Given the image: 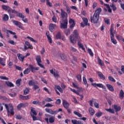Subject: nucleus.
Returning <instances> with one entry per match:
<instances>
[{"instance_id": "1", "label": "nucleus", "mask_w": 124, "mask_h": 124, "mask_svg": "<svg viewBox=\"0 0 124 124\" xmlns=\"http://www.w3.org/2000/svg\"><path fill=\"white\" fill-rule=\"evenodd\" d=\"M61 10L62 21H60V28L61 29H67V24H68L67 18L68 17V15H67V13L64 12L62 9H61Z\"/></svg>"}, {"instance_id": "2", "label": "nucleus", "mask_w": 124, "mask_h": 124, "mask_svg": "<svg viewBox=\"0 0 124 124\" xmlns=\"http://www.w3.org/2000/svg\"><path fill=\"white\" fill-rule=\"evenodd\" d=\"M101 11H102L101 8H98L95 11L93 16H91L90 18L91 23L97 24L99 20V15Z\"/></svg>"}, {"instance_id": "3", "label": "nucleus", "mask_w": 124, "mask_h": 124, "mask_svg": "<svg viewBox=\"0 0 124 124\" xmlns=\"http://www.w3.org/2000/svg\"><path fill=\"white\" fill-rule=\"evenodd\" d=\"M79 37V33H78V31L75 30L73 31V34H71L70 36V41L72 44H75L76 43V39H78Z\"/></svg>"}, {"instance_id": "4", "label": "nucleus", "mask_w": 124, "mask_h": 124, "mask_svg": "<svg viewBox=\"0 0 124 124\" xmlns=\"http://www.w3.org/2000/svg\"><path fill=\"white\" fill-rule=\"evenodd\" d=\"M31 70L32 73H35V70H39V67H34L33 65L30 64L29 66L27 67L23 72L24 74H29L31 72Z\"/></svg>"}, {"instance_id": "5", "label": "nucleus", "mask_w": 124, "mask_h": 124, "mask_svg": "<svg viewBox=\"0 0 124 124\" xmlns=\"http://www.w3.org/2000/svg\"><path fill=\"white\" fill-rule=\"evenodd\" d=\"M1 7L4 10H8L7 11L10 16V18H15V15L12 14L13 13V11H14V10L11 9L9 6H6L5 5H2Z\"/></svg>"}, {"instance_id": "6", "label": "nucleus", "mask_w": 124, "mask_h": 124, "mask_svg": "<svg viewBox=\"0 0 124 124\" xmlns=\"http://www.w3.org/2000/svg\"><path fill=\"white\" fill-rule=\"evenodd\" d=\"M13 13L16 14L17 17H19V18L22 19V20L24 23H28V19L27 18H25V16H24V15L21 13L17 12V11L14 10V11H13Z\"/></svg>"}, {"instance_id": "7", "label": "nucleus", "mask_w": 124, "mask_h": 124, "mask_svg": "<svg viewBox=\"0 0 124 124\" xmlns=\"http://www.w3.org/2000/svg\"><path fill=\"white\" fill-rule=\"evenodd\" d=\"M5 107H6V110L7 111L8 117H9V113L11 115H12V116H14L15 112H14V108H13V106H12V105H9V107H8V105L5 104ZM9 108L10 110H9Z\"/></svg>"}, {"instance_id": "8", "label": "nucleus", "mask_w": 124, "mask_h": 124, "mask_svg": "<svg viewBox=\"0 0 124 124\" xmlns=\"http://www.w3.org/2000/svg\"><path fill=\"white\" fill-rule=\"evenodd\" d=\"M35 59L37 62L38 65H39V66H40V67H41L42 68H45L44 65L41 64V63L42 62V61H41V57L40 55H37L35 57Z\"/></svg>"}, {"instance_id": "9", "label": "nucleus", "mask_w": 124, "mask_h": 124, "mask_svg": "<svg viewBox=\"0 0 124 124\" xmlns=\"http://www.w3.org/2000/svg\"><path fill=\"white\" fill-rule=\"evenodd\" d=\"M94 102V107H95V108H99V104H98V103H97L96 101H95V99L93 98L91 100L89 101L88 102V103L89 104V105H90V106L93 107V103Z\"/></svg>"}, {"instance_id": "10", "label": "nucleus", "mask_w": 124, "mask_h": 124, "mask_svg": "<svg viewBox=\"0 0 124 124\" xmlns=\"http://www.w3.org/2000/svg\"><path fill=\"white\" fill-rule=\"evenodd\" d=\"M29 103H21L17 105V110H21V108H25V107H27Z\"/></svg>"}, {"instance_id": "11", "label": "nucleus", "mask_w": 124, "mask_h": 124, "mask_svg": "<svg viewBox=\"0 0 124 124\" xmlns=\"http://www.w3.org/2000/svg\"><path fill=\"white\" fill-rule=\"evenodd\" d=\"M24 49L25 50H28V49H33L32 46L31 45L30 42L28 41L25 42V45H24Z\"/></svg>"}, {"instance_id": "12", "label": "nucleus", "mask_w": 124, "mask_h": 124, "mask_svg": "<svg viewBox=\"0 0 124 124\" xmlns=\"http://www.w3.org/2000/svg\"><path fill=\"white\" fill-rule=\"evenodd\" d=\"M13 23L15 25V26L18 27L19 29H23V24L20 22V21H18L17 20H13Z\"/></svg>"}, {"instance_id": "13", "label": "nucleus", "mask_w": 124, "mask_h": 124, "mask_svg": "<svg viewBox=\"0 0 124 124\" xmlns=\"http://www.w3.org/2000/svg\"><path fill=\"white\" fill-rule=\"evenodd\" d=\"M45 111L46 112V113H48L49 114H51V115H57V114H58V111H53L52 109L50 108H46Z\"/></svg>"}, {"instance_id": "14", "label": "nucleus", "mask_w": 124, "mask_h": 124, "mask_svg": "<svg viewBox=\"0 0 124 124\" xmlns=\"http://www.w3.org/2000/svg\"><path fill=\"white\" fill-rule=\"evenodd\" d=\"M92 85L93 86L94 88H96V87H98V88H101L102 89H105V86L103 85L102 83H92Z\"/></svg>"}, {"instance_id": "15", "label": "nucleus", "mask_w": 124, "mask_h": 124, "mask_svg": "<svg viewBox=\"0 0 124 124\" xmlns=\"http://www.w3.org/2000/svg\"><path fill=\"white\" fill-rule=\"evenodd\" d=\"M49 71L51 74H53L54 77H55V78H60V74L58 71H56L55 72H54V70L53 69L50 70Z\"/></svg>"}, {"instance_id": "16", "label": "nucleus", "mask_w": 124, "mask_h": 124, "mask_svg": "<svg viewBox=\"0 0 124 124\" xmlns=\"http://www.w3.org/2000/svg\"><path fill=\"white\" fill-rule=\"evenodd\" d=\"M62 105L65 109H68L70 106V104L65 100L62 101Z\"/></svg>"}, {"instance_id": "17", "label": "nucleus", "mask_w": 124, "mask_h": 124, "mask_svg": "<svg viewBox=\"0 0 124 124\" xmlns=\"http://www.w3.org/2000/svg\"><path fill=\"white\" fill-rule=\"evenodd\" d=\"M57 27V25L55 24L50 23L49 26V30L51 32H53L55 31V28Z\"/></svg>"}, {"instance_id": "18", "label": "nucleus", "mask_w": 124, "mask_h": 124, "mask_svg": "<svg viewBox=\"0 0 124 124\" xmlns=\"http://www.w3.org/2000/svg\"><path fill=\"white\" fill-rule=\"evenodd\" d=\"M69 23V24H71L70 26V29H72L74 27H75V21H74V19L70 18Z\"/></svg>"}, {"instance_id": "19", "label": "nucleus", "mask_w": 124, "mask_h": 124, "mask_svg": "<svg viewBox=\"0 0 124 124\" xmlns=\"http://www.w3.org/2000/svg\"><path fill=\"white\" fill-rule=\"evenodd\" d=\"M97 74L101 80H105L106 77L104 75L101 73V72H97Z\"/></svg>"}, {"instance_id": "20", "label": "nucleus", "mask_w": 124, "mask_h": 124, "mask_svg": "<svg viewBox=\"0 0 124 124\" xmlns=\"http://www.w3.org/2000/svg\"><path fill=\"white\" fill-rule=\"evenodd\" d=\"M17 57H18V60H19L20 62H24V60H25V56H23V55L18 53L17 54Z\"/></svg>"}, {"instance_id": "21", "label": "nucleus", "mask_w": 124, "mask_h": 124, "mask_svg": "<svg viewBox=\"0 0 124 124\" xmlns=\"http://www.w3.org/2000/svg\"><path fill=\"white\" fill-rule=\"evenodd\" d=\"M46 34L47 37V39L49 41V43H52L53 41L52 40V38L50 36V34H49V31H47L46 33Z\"/></svg>"}, {"instance_id": "22", "label": "nucleus", "mask_w": 124, "mask_h": 124, "mask_svg": "<svg viewBox=\"0 0 124 124\" xmlns=\"http://www.w3.org/2000/svg\"><path fill=\"white\" fill-rule=\"evenodd\" d=\"M5 84H6L8 87H9V88H12L14 87V84L9 81H5Z\"/></svg>"}, {"instance_id": "23", "label": "nucleus", "mask_w": 124, "mask_h": 124, "mask_svg": "<svg viewBox=\"0 0 124 124\" xmlns=\"http://www.w3.org/2000/svg\"><path fill=\"white\" fill-rule=\"evenodd\" d=\"M71 122H72V124H83V123H82V122H81V121H79V120L78 121L75 119L72 120Z\"/></svg>"}, {"instance_id": "24", "label": "nucleus", "mask_w": 124, "mask_h": 124, "mask_svg": "<svg viewBox=\"0 0 124 124\" xmlns=\"http://www.w3.org/2000/svg\"><path fill=\"white\" fill-rule=\"evenodd\" d=\"M106 87L110 91V92H114V88L113 87V86L111 85V84H107Z\"/></svg>"}, {"instance_id": "25", "label": "nucleus", "mask_w": 124, "mask_h": 124, "mask_svg": "<svg viewBox=\"0 0 124 124\" xmlns=\"http://www.w3.org/2000/svg\"><path fill=\"white\" fill-rule=\"evenodd\" d=\"M58 90V91L61 93H63V90H62V89L61 88V86L60 85H55V89Z\"/></svg>"}, {"instance_id": "26", "label": "nucleus", "mask_w": 124, "mask_h": 124, "mask_svg": "<svg viewBox=\"0 0 124 124\" xmlns=\"http://www.w3.org/2000/svg\"><path fill=\"white\" fill-rule=\"evenodd\" d=\"M114 109L115 110V112H119V111H121V108L120 106H118L117 105H114Z\"/></svg>"}, {"instance_id": "27", "label": "nucleus", "mask_w": 124, "mask_h": 124, "mask_svg": "<svg viewBox=\"0 0 124 124\" xmlns=\"http://www.w3.org/2000/svg\"><path fill=\"white\" fill-rule=\"evenodd\" d=\"M119 97L120 98H121V99H123V98H124V90H121L120 93H119Z\"/></svg>"}, {"instance_id": "28", "label": "nucleus", "mask_w": 124, "mask_h": 124, "mask_svg": "<svg viewBox=\"0 0 124 124\" xmlns=\"http://www.w3.org/2000/svg\"><path fill=\"white\" fill-rule=\"evenodd\" d=\"M82 20L84 23V24L86 25V26H90V24L88 23L89 20H88V18H86V17H83L82 18Z\"/></svg>"}, {"instance_id": "29", "label": "nucleus", "mask_w": 124, "mask_h": 124, "mask_svg": "<svg viewBox=\"0 0 124 124\" xmlns=\"http://www.w3.org/2000/svg\"><path fill=\"white\" fill-rule=\"evenodd\" d=\"M78 45L79 48H81V49H82V50L83 51H85V47H84V46H83V44H82L81 43V42H80V41H78Z\"/></svg>"}, {"instance_id": "30", "label": "nucleus", "mask_w": 124, "mask_h": 124, "mask_svg": "<svg viewBox=\"0 0 124 124\" xmlns=\"http://www.w3.org/2000/svg\"><path fill=\"white\" fill-rule=\"evenodd\" d=\"M89 111L91 116H93V115H94V109H93V108H90Z\"/></svg>"}, {"instance_id": "31", "label": "nucleus", "mask_w": 124, "mask_h": 124, "mask_svg": "<svg viewBox=\"0 0 124 124\" xmlns=\"http://www.w3.org/2000/svg\"><path fill=\"white\" fill-rule=\"evenodd\" d=\"M97 61L99 65H101V66H103V65H104V62H103V61H101V59H100V58H98Z\"/></svg>"}, {"instance_id": "32", "label": "nucleus", "mask_w": 124, "mask_h": 124, "mask_svg": "<svg viewBox=\"0 0 124 124\" xmlns=\"http://www.w3.org/2000/svg\"><path fill=\"white\" fill-rule=\"evenodd\" d=\"M9 19V16H8V15H7V14H4V16L2 17V20L3 21H8Z\"/></svg>"}, {"instance_id": "33", "label": "nucleus", "mask_w": 124, "mask_h": 124, "mask_svg": "<svg viewBox=\"0 0 124 124\" xmlns=\"http://www.w3.org/2000/svg\"><path fill=\"white\" fill-rule=\"evenodd\" d=\"M55 37L56 39H61V38H62V33H61V32H58L56 34Z\"/></svg>"}, {"instance_id": "34", "label": "nucleus", "mask_w": 124, "mask_h": 124, "mask_svg": "<svg viewBox=\"0 0 124 124\" xmlns=\"http://www.w3.org/2000/svg\"><path fill=\"white\" fill-rule=\"evenodd\" d=\"M0 64L2 65V66H5V61H3V58H0Z\"/></svg>"}, {"instance_id": "35", "label": "nucleus", "mask_w": 124, "mask_h": 124, "mask_svg": "<svg viewBox=\"0 0 124 124\" xmlns=\"http://www.w3.org/2000/svg\"><path fill=\"white\" fill-rule=\"evenodd\" d=\"M49 123L50 124H53L55 123V117L52 116L49 118Z\"/></svg>"}, {"instance_id": "36", "label": "nucleus", "mask_w": 124, "mask_h": 124, "mask_svg": "<svg viewBox=\"0 0 124 124\" xmlns=\"http://www.w3.org/2000/svg\"><path fill=\"white\" fill-rule=\"evenodd\" d=\"M64 33L66 35V36H68V35H69L70 34V29H66L64 31Z\"/></svg>"}, {"instance_id": "37", "label": "nucleus", "mask_w": 124, "mask_h": 124, "mask_svg": "<svg viewBox=\"0 0 124 124\" xmlns=\"http://www.w3.org/2000/svg\"><path fill=\"white\" fill-rule=\"evenodd\" d=\"M34 109L35 108H31V113L32 115H33V116H36V115H37V113H36V111L35 110H34Z\"/></svg>"}, {"instance_id": "38", "label": "nucleus", "mask_w": 124, "mask_h": 124, "mask_svg": "<svg viewBox=\"0 0 124 124\" xmlns=\"http://www.w3.org/2000/svg\"><path fill=\"white\" fill-rule=\"evenodd\" d=\"M21 81H22V79L21 78H18L16 81V84L17 87H20V86H21Z\"/></svg>"}, {"instance_id": "39", "label": "nucleus", "mask_w": 124, "mask_h": 124, "mask_svg": "<svg viewBox=\"0 0 124 124\" xmlns=\"http://www.w3.org/2000/svg\"><path fill=\"white\" fill-rule=\"evenodd\" d=\"M76 78L78 82H82V76L81 75H77Z\"/></svg>"}, {"instance_id": "40", "label": "nucleus", "mask_w": 124, "mask_h": 124, "mask_svg": "<svg viewBox=\"0 0 124 124\" xmlns=\"http://www.w3.org/2000/svg\"><path fill=\"white\" fill-rule=\"evenodd\" d=\"M106 111H107L108 112H109V113H110L111 114H114L115 113V111H114V109H111V108H106L105 109Z\"/></svg>"}, {"instance_id": "41", "label": "nucleus", "mask_w": 124, "mask_h": 124, "mask_svg": "<svg viewBox=\"0 0 124 124\" xmlns=\"http://www.w3.org/2000/svg\"><path fill=\"white\" fill-rule=\"evenodd\" d=\"M35 84V81L34 80H29L28 85L29 86H33Z\"/></svg>"}, {"instance_id": "42", "label": "nucleus", "mask_w": 124, "mask_h": 124, "mask_svg": "<svg viewBox=\"0 0 124 124\" xmlns=\"http://www.w3.org/2000/svg\"><path fill=\"white\" fill-rule=\"evenodd\" d=\"M60 57L62 60L63 61H66V56H65V55H64V54H61L60 55Z\"/></svg>"}, {"instance_id": "43", "label": "nucleus", "mask_w": 124, "mask_h": 124, "mask_svg": "<svg viewBox=\"0 0 124 124\" xmlns=\"http://www.w3.org/2000/svg\"><path fill=\"white\" fill-rule=\"evenodd\" d=\"M30 93V88H26L24 90V94L27 95L28 93Z\"/></svg>"}, {"instance_id": "44", "label": "nucleus", "mask_w": 124, "mask_h": 124, "mask_svg": "<svg viewBox=\"0 0 124 124\" xmlns=\"http://www.w3.org/2000/svg\"><path fill=\"white\" fill-rule=\"evenodd\" d=\"M46 4L49 6V7H53V4L50 2V0H47V1H46Z\"/></svg>"}, {"instance_id": "45", "label": "nucleus", "mask_w": 124, "mask_h": 124, "mask_svg": "<svg viewBox=\"0 0 124 124\" xmlns=\"http://www.w3.org/2000/svg\"><path fill=\"white\" fill-rule=\"evenodd\" d=\"M88 52L91 57H93V52L91 48H88Z\"/></svg>"}, {"instance_id": "46", "label": "nucleus", "mask_w": 124, "mask_h": 124, "mask_svg": "<svg viewBox=\"0 0 124 124\" xmlns=\"http://www.w3.org/2000/svg\"><path fill=\"white\" fill-rule=\"evenodd\" d=\"M28 39H30L31 41H32L33 42H34L35 43H37V41L34 40L32 37H30V36H27Z\"/></svg>"}, {"instance_id": "47", "label": "nucleus", "mask_w": 124, "mask_h": 124, "mask_svg": "<svg viewBox=\"0 0 124 124\" xmlns=\"http://www.w3.org/2000/svg\"><path fill=\"white\" fill-rule=\"evenodd\" d=\"M102 114L103 113L101 112H98L96 113L95 115L96 116V117H97L98 118H100V117L102 116Z\"/></svg>"}, {"instance_id": "48", "label": "nucleus", "mask_w": 124, "mask_h": 124, "mask_svg": "<svg viewBox=\"0 0 124 124\" xmlns=\"http://www.w3.org/2000/svg\"><path fill=\"white\" fill-rule=\"evenodd\" d=\"M32 104H34V105H40V104H41V102L39 101H33L32 102Z\"/></svg>"}, {"instance_id": "49", "label": "nucleus", "mask_w": 124, "mask_h": 124, "mask_svg": "<svg viewBox=\"0 0 124 124\" xmlns=\"http://www.w3.org/2000/svg\"><path fill=\"white\" fill-rule=\"evenodd\" d=\"M108 80H109L111 82H114L115 83V82H116V80L115 79V78H114L112 77L111 76H109L108 77Z\"/></svg>"}, {"instance_id": "50", "label": "nucleus", "mask_w": 124, "mask_h": 124, "mask_svg": "<svg viewBox=\"0 0 124 124\" xmlns=\"http://www.w3.org/2000/svg\"><path fill=\"white\" fill-rule=\"evenodd\" d=\"M66 10L68 14H70V12H71V10L70 9V7H69V6H68L66 7Z\"/></svg>"}, {"instance_id": "51", "label": "nucleus", "mask_w": 124, "mask_h": 124, "mask_svg": "<svg viewBox=\"0 0 124 124\" xmlns=\"http://www.w3.org/2000/svg\"><path fill=\"white\" fill-rule=\"evenodd\" d=\"M74 114H75V115H76L77 116H78V117H79V118H81V117H82V114L77 111H74Z\"/></svg>"}, {"instance_id": "52", "label": "nucleus", "mask_w": 124, "mask_h": 124, "mask_svg": "<svg viewBox=\"0 0 124 124\" xmlns=\"http://www.w3.org/2000/svg\"><path fill=\"white\" fill-rule=\"evenodd\" d=\"M0 79H1L2 80H6L7 81H8V80H9V78H6V77H3L2 76H0Z\"/></svg>"}, {"instance_id": "53", "label": "nucleus", "mask_w": 124, "mask_h": 124, "mask_svg": "<svg viewBox=\"0 0 124 124\" xmlns=\"http://www.w3.org/2000/svg\"><path fill=\"white\" fill-rule=\"evenodd\" d=\"M45 100L46 101V102H51V101H53V100L51 99L50 97H47L45 99Z\"/></svg>"}, {"instance_id": "54", "label": "nucleus", "mask_w": 124, "mask_h": 124, "mask_svg": "<svg viewBox=\"0 0 124 124\" xmlns=\"http://www.w3.org/2000/svg\"><path fill=\"white\" fill-rule=\"evenodd\" d=\"M110 7L112 8L113 11H116V10H117V8L116 7V6H115V5L112 4L111 5H110Z\"/></svg>"}, {"instance_id": "55", "label": "nucleus", "mask_w": 124, "mask_h": 124, "mask_svg": "<svg viewBox=\"0 0 124 124\" xmlns=\"http://www.w3.org/2000/svg\"><path fill=\"white\" fill-rule=\"evenodd\" d=\"M110 39L115 38V34H114L113 31H110Z\"/></svg>"}, {"instance_id": "56", "label": "nucleus", "mask_w": 124, "mask_h": 124, "mask_svg": "<svg viewBox=\"0 0 124 124\" xmlns=\"http://www.w3.org/2000/svg\"><path fill=\"white\" fill-rule=\"evenodd\" d=\"M8 43H10V44H11L12 45H16V42H14L13 40H9L8 41Z\"/></svg>"}, {"instance_id": "57", "label": "nucleus", "mask_w": 124, "mask_h": 124, "mask_svg": "<svg viewBox=\"0 0 124 124\" xmlns=\"http://www.w3.org/2000/svg\"><path fill=\"white\" fill-rule=\"evenodd\" d=\"M15 67H16V69H17V70H19V71H22L23 70V69H22V67H21L19 66H17V65H15Z\"/></svg>"}, {"instance_id": "58", "label": "nucleus", "mask_w": 124, "mask_h": 124, "mask_svg": "<svg viewBox=\"0 0 124 124\" xmlns=\"http://www.w3.org/2000/svg\"><path fill=\"white\" fill-rule=\"evenodd\" d=\"M31 116L32 118V120L33 121H37V118L36 117V116H34V115H32V114H31V113H30Z\"/></svg>"}, {"instance_id": "59", "label": "nucleus", "mask_w": 124, "mask_h": 124, "mask_svg": "<svg viewBox=\"0 0 124 124\" xmlns=\"http://www.w3.org/2000/svg\"><path fill=\"white\" fill-rule=\"evenodd\" d=\"M37 89H39V86H38V85H34L33 87V90L34 91H36V90H37Z\"/></svg>"}, {"instance_id": "60", "label": "nucleus", "mask_w": 124, "mask_h": 124, "mask_svg": "<svg viewBox=\"0 0 124 124\" xmlns=\"http://www.w3.org/2000/svg\"><path fill=\"white\" fill-rule=\"evenodd\" d=\"M83 81L85 85H87L88 84V81H87V79H86V77H83Z\"/></svg>"}, {"instance_id": "61", "label": "nucleus", "mask_w": 124, "mask_h": 124, "mask_svg": "<svg viewBox=\"0 0 124 124\" xmlns=\"http://www.w3.org/2000/svg\"><path fill=\"white\" fill-rule=\"evenodd\" d=\"M119 3H120V6H121V8H122V9H123V10H124V4L122 3V1H121V0H119Z\"/></svg>"}, {"instance_id": "62", "label": "nucleus", "mask_w": 124, "mask_h": 124, "mask_svg": "<svg viewBox=\"0 0 124 124\" xmlns=\"http://www.w3.org/2000/svg\"><path fill=\"white\" fill-rule=\"evenodd\" d=\"M111 40V42H112L114 44L116 45L117 44V40L116 39H115L114 38H112V39H110Z\"/></svg>"}, {"instance_id": "63", "label": "nucleus", "mask_w": 124, "mask_h": 124, "mask_svg": "<svg viewBox=\"0 0 124 124\" xmlns=\"http://www.w3.org/2000/svg\"><path fill=\"white\" fill-rule=\"evenodd\" d=\"M53 105L50 104V103H47L45 105V107H53Z\"/></svg>"}, {"instance_id": "64", "label": "nucleus", "mask_w": 124, "mask_h": 124, "mask_svg": "<svg viewBox=\"0 0 124 124\" xmlns=\"http://www.w3.org/2000/svg\"><path fill=\"white\" fill-rule=\"evenodd\" d=\"M52 21L54 22V23H57V17L55 16H54L52 17Z\"/></svg>"}]
</instances>
